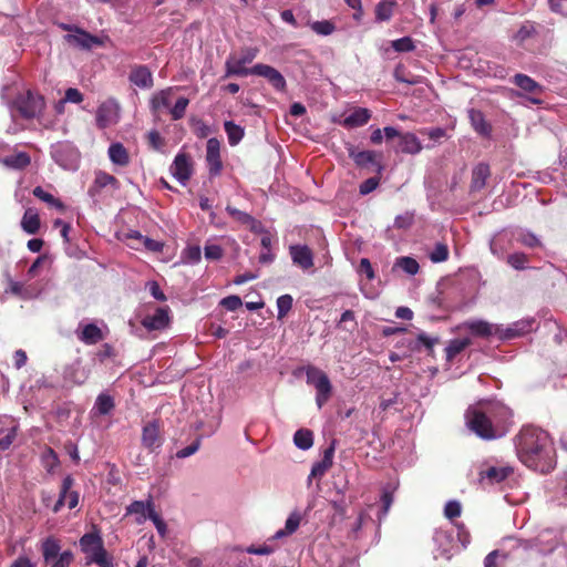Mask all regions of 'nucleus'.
I'll return each mask as SVG.
<instances>
[{
	"label": "nucleus",
	"mask_w": 567,
	"mask_h": 567,
	"mask_svg": "<svg viewBox=\"0 0 567 567\" xmlns=\"http://www.w3.org/2000/svg\"><path fill=\"white\" fill-rule=\"evenodd\" d=\"M506 261L516 270H525L528 268L529 258L524 252H514L507 256Z\"/></svg>",
	"instance_id": "43"
},
{
	"label": "nucleus",
	"mask_w": 567,
	"mask_h": 567,
	"mask_svg": "<svg viewBox=\"0 0 567 567\" xmlns=\"http://www.w3.org/2000/svg\"><path fill=\"white\" fill-rule=\"evenodd\" d=\"M205 258L208 260H219L223 257V248L219 245L207 244L204 247Z\"/></svg>",
	"instance_id": "54"
},
{
	"label": "nucleus",
	"mask_w": 567,
	"mask_h": 567,
	"mask_svg": "<svg viewBox=\"0 0 567 567\" xmlns=\"http://www.w3.org/2000/svg\"><path fill=\"white\" fill-rule=\"evenodd\" d=\"M257 54V48H245L241 50L239 56L229 55L225 62V78L254 74V66L246 68L245 65L251 63L256 59Z\"/></svg>",
	"instance_id": "5"
},
{
	"label": "nucleus",
	"mask_w": 567,
	"mask_h": 567,
	"mask_svg": "<svg viewBox=\"0 0 567 567\" xmlns=\"http://www.w3.org/2000/svg\"><path fill=\"white\" fill-rule=\"evenodd\" d=\"M32 193L37 198L52 207H55L56 209L62 210L64 208V205L60 199L55 198L52 194L45 192L41 186H37Z\"/></svg>",
	"instance_id": "41"
},
{
	"label": "nucleus",
	"mask_w": 567,
	"mask_h": 567,
	"mask_svg": "<svg viewBox=\"0 0 567 567\" xmlns=\"http://www.w3.org/2000/svg\"><path fill=\"white\" fill-rule=\"evenodd\" d=\"M413 223V216L410 214L399 215L394 219V227L399 229L409 228Z\"/></svg>",
	"instance_id": "64"
},
{
	"label": "nucleus",
	"mask_w": 567,
	"mask_h": 567,
	"mask_svg": "<svg viewBox=\"0 0 567 567\" xmlns=\"http://www.w3.org/2000/svg\"><path fill=\"white\" fill-rule=\"evenodd\" d=\"M163 440L159 434V424L156 421H153L146 424L142 431V444L144 447L150 450L151 452L161 447Z\"/></svg>",
	"instance_id": "20"
},
{
	"label": "nucleus",
	"mask_w": 567,
	"mask_h": 567,
	"mask_svg": "<svg viewBox=\"0 0 567 567\" xmlns=\"http://www.w3.org/2000/svg\"><path fill=\"white\" fill-rule=\"evenodd\" d=\"M395 266L412 276L417 274L420 268L417 261L412 257L398 258L395 261Z\"/></svg>",
	"instance_id": "47"
},
{
	"label": "nucleus",
	"mask_w": 567,
	"mask_h": 567,
	"mask_svg": "<svg viewBox=\"0 0 567 567\" xmlns=\"http://www.w3.org/2000/svg\"><path fill=\"white\" fill-rule=\"evenodd\" d=\"M379 182H380V179L378 177H370V178L365 179L360 185V188H359L360 194L361 195L370 194L371 192H373L378 187Z\"/></svg>",
	"instance_id": "61"
},
{
	"label": "nucleus",
	"mask_w": 567,
	"mask_h": 567,
	"mask_svg": "<svg viewBox=\"0 0 567 567\" xmlns=\"http://www.w3.org/2000/svg\"><path fill=\"white\" fill-rule=\"evenodd\" d=\"M73 484H74V480L71 476H66L63 478L59 498L52 508L54 513H58L63 507V505L65 503L66 494L71 489Z\"/></svg>",
	"instance_id": "45"
},
{
	"label": "nucleus",
	"mask_w": 567,
	"mask_h": 567,
	"mask_svg": "<svg viewBox=\"0 0 567 567\" xmlns=\"http://www.w3.org/2000/svg\"><path fill=\"white\" fill-rule=\"evenodd\" d=\"M396 6L398 2L395 0H380L375 6V20L378 22L389 21Z\"/></svg>",
	"instance_id": "34"
},
{
	"label": "nucleus",
	"mask_w": 567,
	"mask_h": 567,
	"mask_svg": "<svg viewBox=\"0 0 567 567\" xmlns=\"http://www.w3.org/2000/svg\"><path fill=\"white\" fill-rule=\"evenodd\" d=\"M220 305L228 311H235L237 310L239 307H241L243 305V301L241 299L236 296V295H231V296H228V297H225L220 300Z\"/></svg>",
	"instance_id": "56"
},
{
	"label": "nucleus",
	"mask_w": 567,
	"mask_h": 567,
	"mask_svg": "<svg viewBox=\"0 0 567 567\" xmlns=\"http://www.w3.org/2000/svg\"><path fill=\"white\" fill-rule=\"evenodd\" d=\"M439 342V337H431L424 331H421L417 333L415 340H409L406 344L412 351H421V349L424 348L429 354H432L434 346Z\"/></svg>",
	"instance_id": "23"
},
{
	"label": "nucleus",
	"mask_w": 567,
	"mask_h": 567,
	"mask_svg": "<svg viewBox=\"0 0 567 567\" xmlns=\"http://www.w3.org/2000/svg\"><path fill=\"white\" fill-rule=\"evenodd\" d=\"M18 425L0 426V453L9 450L18 435Z\"/></svg>",
	"instance_id": "33"
},
{
	"label": "nucleus",
	"mask_w": 567,
	"mask_h": 567,
	"mask_svg": "<svg viewBox=\"0 0 567 567\" xmlns=\"http://www.w3.org/2000/svg\"><path fill=\"white\" fill-rule=\"evenodd\" d=\"M106 186H112L115 189H117L120 186L118 181L114 176L105 172L99 171L95 175L94 184L89 189V194L91 196H95L101 188H104Z\"/></svg>",
	"instance_id": "28"
},
{
	"label": "nucleus",
	"mask_w": 567,
	"mask_h": 567,
	"mask_svg": "<svg viewBox=\"0 0 567 567\" xmlns=\"http://www.w3.org/2000/svg\"><path fill=\"white\" fill-rule=\"evenodd\" d=\"M225 131L228 136L230 145H237L244 137V128L231 121H226L224 124Z\"/></svg>",
	"instance_id": "39"
},
{
	"label": "nucleus",
	"mask_w": 567,
	"mask_h": 567,
	"mask_svg": "<svg viewBox=\"0 0 567 567\" xmlns=\"http://www.w3.org/2000/svg\"><path fill=\"white\" fill-rule=\"evenodd\" d=\"M474 417L472 424L486 417L493 432L496 431L499 437L508 431L512 411L499 401H482L474 405Z\"/></svg>",
	"instance_id": "2"
},
{
	"label": "nucleus",
	"mask_w": 567,
	"mask_h": 567,
	"mask_svg": "<svg viewBox=\"0 0 567 567\" xmlns=\"http://www.w3.org/2000/svg\"><path fill=\"white\" fill-rule=\"evenodd\" d=\"M44 106V99L31 91L19 94L13 101L14 110L25 120L39 117L42 114Z\"/></svg>",
	"instance_id": "4"
},
{
	"label": "nucleus",
	"mask_w": 567,
	"mask_h": 567,
	"mask_svg": "<svg viewBox=\"0 0 567 567\" xmlns=\"http://www.w3.org/2000/svg\"><path fill=\"white\" fill-rule=\"evenodd\" d=\"M128 79L141 89H151L153 86V75L146 65L133 66Z\"/></svg>",
	"instance_id": "21"
},
{
	"label": "nucleus",
	"mask_w": 567,
	"mask_h": 567,
	"mask_svg": "<svg viewBox=\"0 0 567 567\" xmlns=\"http://www.w3.org/2000/svg\"><path fill=\"white\" fill-rule=\"evenodd\" d=\"M41 549L45 563H50L61 554L59 542L53 537L45 538L42 543Z\"/></svg>",
	"instance_id": "36"
},
{
	"label": "nucleus",
	"mask_w": 567,
	"mask_h": 567,
	"mask_svg": "<svg viewBox=\"0 0 567 567\" xmlns=\"http://www.w3.org/2000/svg\"><path fill=\"white\" fill-rule=\"evenodd\" d=\"M76 334L85 344H95L104 339L102 330L95 323L80 324Z\"/></svg>",
	"instance_id": "22"
},
{
	"label": "nucleus",
	"mask_w": 567,
	"mask_h": 567,
	"mask_svg": "<svg viewBox=\"0 0 567 567\" xmlns=\"http://www.w3.org/2000/svg\"><path fill=\"white\" fill-rule=\"evenodd\" d=\"M464 327L470 330L473 336L482 338L494 336L499 339V324L489 323L485 320H470L464 322Z\"/></svg>",
	"instance_id": "19"
},
{
	"label": "nucleus",
	"mask_w": 567,
	"mask_h": 567,
	"mask_svg": "<svg viewBox=\"0 0 567 567\" xmlns=\"http://www.w3.org/2000/svg\"><path fill=\"white\" fill-rule=\"evenodd\" d=\"M171 172L182 185H186L193 174L190 156L178 153L173 161Z\"/></svg>",
	"instance_id": "12"
},
{
	"label": "nucleus",
	"mask_w": 567,
	"mask_h": 567,
	"mask_svg": "<svg viewBox=\"0 0 567 567\" xmlns=\"http://www.w3.org/2000/svg\"><path fill=\"white\" fill-rule=\"evenodd\" d=\"M392 48L396 52H410L414 50L415 45L410 37H403L392 41Z\"/></svg>",
	"instance_id": "51"
},
{
	"label": "nucleus",
	"mask_w": 567,
	"mask_h": 567,
	"mask_svg": "<svg viewBox=\"0 0 567 567\" xmlns=\"http://www.w3.org/2000/svg\"><path fill=\"white\" fill-rule=\"evenodd\" d=\"M220 144L217 138L212 137L207 141L206 147V161L208 164L209 174L212 176H217L220 174L223 169V164L220 159Z\"/></svg>",
	"instance_id": "17"
},
{
	"label": "nucleus",
	"mask_w": 567,
	"mask_h": 567,
	"mask_svg": "<svg viewBox=\"0 0 567 567\" xmlns=\"http://www.w3.org/2000/svg\"><path fill=\"white\" fill-rule=\"evenodd\" d=\"M370 117L371 112L368 109L358 107L343 120L342 125L347 128L359 127L367 124Z\"/></svg>",
	"instance_id": "26"
},
{
	"label": "nucleus",
	"mask_w": 567,
	"mask_h": 567,
	"mask_svg": "<svg viewBox=\"0 0 567 567\" xmlns=\"http://www.w3.org/2000/svg\"><path fill=\"white\" fill-rule=\"evenodd\" d=\"M489 174V166L487 164H478L472 172L471 189L474 192L481 190L485 186Z\"/></svg>",
	"instance_id": "29"
},
{
	"label": "nucleus",
	"mask_w": 567,
	"mask_h": 567,
	"mask_svg": "<svg viewBox=\"0 0 567 567\" xmlns=\"http://www.w3.org/2000/svg\"><path fill=\"white\" fill-rule=\"evenodd\" d=\"M350 157L360 167H367L369 165L375 166V171L380 174L383 169L380 163L375 162V153L372 151L354 152L353 150L349 153Z\"/></svg>",
	"instance_id": "25"
},
{
	"label": "nucleus",
	"mask_w": 567,
	"mask_h": 567,
	"mask_svg": "<svg viewBox=\"0 0 567 567\" xmlns=\"http://www.w3.org/2000/svg\"><path fill=\"white\" fill-rule=\"evenodd\" d=\"M65 42L82 50H91L93 47L103 44V41L81 28H74V33L64 35Z\"/></svg>",
	"instance_id": "10"
},
{
	"label": "nucleus",
	"mask_w": 567,
	"mask_h": 567,
	"mask_svg": "<svg viewBox=\"0 0 567 567\" xmlns=\"http://www.w3.org/2000/svg\"><path fill=\"white\" fill-rule=\"evenodd\" d=\"M73 559V555L70 550L61 553L51 567H68Z\"/></svg>",
	"instance_id": "63"
},
{
	"label": "nucleus",
	"mask_w": 567,
	"mask_h": 567,
	"mask_svg": "<svg viewBox=\"0 0 567 567\" xmlns=\"http://www.w3.org/2000/svg\"><path fill=\"white\" fill-rule=\"evenodd\" d=\"M150 511H155L152 502L145 504L142 501H135L127 507V513L142 516V519H137L138 523H142L146 517L150 518Z\"/></svg>",
	"instance_id": "38"
},
{
	"label": "nucleus",
	"mask_w": 567,
	"mask_h": 567,
	"mask_svg": "<svg viewBox=\"0 0 567 567\" xmlns=\"http://www.w3.org/2000/svg\"><path fill=\"white\" fill-rule=\"evenodd\" d=\"M515 239L517 243H519L520 245H523L527 248L533 249V248H542L543 247V243L539 239V237L528 229L518 230L515 236Z\"/></svg>",
	"instance_id": "35"
},
{
	"label": "nucleus",
	"mask_w": 567,
	"mask_h": 567,
	"mask_svg": "<svg viewBox=\"0 0 567 567\" xmlns=\"http://www.w3.org/2000/svg\"><path fill=\"white\" fill-rule=\"evenodd\" d=\"M6 164L12 168L22 169L30 164V156L24 153H17L6 157Z\"/></svg>",
	"instance_id": "44"
},
{
	"label": "nucleus",
	"mask_w": 567,
	"mask_h": 567,
	"mask_svg": "<svg viewBox=\"0 0 567 567\" xmlns=\"http://www.w3.org/2000/svg\"><path fill=\"white\" fill-rule=\"evenodd\" d=\"M474 415V405H472L465 412L466 425L472 432H474L478 437L483 440H494L499 437L496 431L493 432L492 427L489 426V422L486 417L478 420L476 423L472 424Z\"/></svg>",
	"instance_id": "11"
},
{
	"label": "nucleus",
	"mask_w": 567,
	"mask_h": 567,
	"mask_svg": "<svg viewBox=\"0 0 567 567\" xmlns=\"http://www.w3.org/2000/svg\"><path fill=\"white\" fill-rule=\"evenodd\" d=\"M109 157L111 162L118 166H126L130 163V155L122 143H112L109 147Z\"/></svg>",
	"instance_id": "30"
},
{
	"label": "nucleus",
	"mask_w": 567,
	"mask_h": 567,
	"mask_svg": "<svg viewBox=\"0 0 567 567\" xmlns=\"http://www.w3.org/2000/svg\"><path fill=\"white\" fill-rule=\"evenodd\" d=\"M399 151L415 155L422 151V145L415 134L404 133L400 136Z\"/></svg>",
	"instance_id": "27"
},
{
	"label": "nucleus",
	"mask_w": 567,
	"mask_h": 567,
	"mask_svg": "<svg viewBox=\"0 0 567 567\" xmlns=\"http://www.w3.org/2000/svg\"><path fill=\"white\" fill-rule=\"evenodd\" d=\"M169 323V308H156L154 313L147 315L142 320V326L147 330H162Z\"/></svg>",
	"instance_id": "18"
},
{
	"label": "nucleus",
	"mask_w": 567,
	"mask_h": 567,
	"mask_svg": "<svg viewBox=\"0 0 567 567\" xmlns=\"http://www.w3.org/2000/svg\"><path fill=\"white\" fill-rule=\"evenodd\" d=\"M444 515L450 519L458 517L461 515V504L457 501L447 502L444 508Z\"/></svg>",
	"instance_id": "60"
},
{
	"label": "nucleus",
	"mask_w": 567,
	"mask_h": 567,
	"mask_svg": "<svg viewBox=\"0 0 567 567\" xmlns=\"http://www.w3.org/2000/svg\"><path fill=\"white\" fill-rule=\"evenodd\" d=\"M307 383L315 386L316 403L321 409L332 394V385L328 375L316 367H308L306 370Z\"/></svg>",
	"instance_id": "6"
},
{
	"label": "nucleus",
	"mask_w": 567,
	"mask_h": 567,
	"mask_svg": "<svg viewBox=\"0 0 567 567\" xmlns=\"http://www.w3.org/2000/svg\"><path fill=\"white\" fill-rule=\"evenodd\" d=\"M307 24H309L311 30L318 35L327 37L336 31L334 23L329 20H321L315 22L308 21Z\"/></svg>",
	"instance_id": "42"
},
{
	"label": "nucleus",
	"mask_w": 567,
	"mask_h": 567,
	"mask_svg": "<svg viewBox=\"0 0 567 567\" xmlns=\"http://www.w3.org/2000/svg\"><path fill=\"white\" fill-rule=\"evenodd\" d=\"M471 343L470 339H454L450 341L449 346L445 349L446 359L449 361L453 360L458 353H461L466 347Z\"/></svg>",
	"instance_id": "40"
},
{
	"label": "nucleus",
	"mask_w": 567,
	"mask_h": 567,
	"mask_svg": "<svg viewBox=\"0 0 567 567\" xmlns=\"http://www.w3.org/2000/svg\"><path fill=\"white\" fill-rule=\"evenodd\" d=\"M301 520L302 515L299 511L291 512L288 518L286 519L285 527L277 530L271 538L281 539L284 537L292 535L299 528Z\"/></svg>",
	"instance_id": "24"
},
{
	"label": "nucleus",
	"mask_w": 567,
	"mask_h": 567,
	"mask_svg": "<svg viewBox=\"0 0 567 567\" xmlns=\"http://www.w3.org/2000/svg\"><path fill=\"white\" fill-rule=\"evenodd\" d=\"M449 258V248L443 243H437L433 250L430 252V259L432 262H442Z\"/></svg>",
	"instance_id": "48"
},
{
	"label": "nucleus",
	"mask_w": 567,
	"mask_h": 567,
	"mask_svg": "<svg viewBox=\"0 0 567 567\" xmlns=\"http://www.w3.org/2000/svg\"><path fill=\"white\" fill-rule=\"evenodd\" d=\"M470 122L478 134L487 136L491 133V125L485 121L484 114L480 110H468Z\"/></svg>",
	"instance_id": "31"
},
{
	"label": "nucleus",
	"mask_w": 567,
	"mask_h": 567,
	"mask_svg": "<svg viewBox=\"0 0 567 567\" xmlns=\"http://www.w3.org/2000/svg\"><path fill=\"white\" fill-rule=\"evenodd\" d=\"M293 443L295 445L302 450L307 451L313 445V434L308 429H300L296 431L293 434Z\"/></svg>",
	"instance_id": "37"
},
{
	"label": "nucleus",
	"mask_w": 567,
	"mask_h": 567,
	"mask_svg": "<svg viewBox=\"0 0 567 567\" xmlns=\"http://www.w3.org/2000/svg\"><path fill=\"white\" fill-rule=\"evenodd\" d=\"M199 446H200V437L196 439L188 446L177 451L176 452V457L177 458H186V457L195 454L199 450Z\"/></svg>",
	"instance_id": "57"
},
{
	"label": "nucleus",
	"mask_w": 567,
	"mask_h": 567,
	"mask_svg": "<svg viewBox=\"0 0 567 567\" xmlns=\"http://www.w3.org/2000/svg\"><path fill=\"white\" fill-rule=\"evenodd\" d=\"M169 104H171V101H169V91L168 90L161 91L158 94H156L152 99V106L154 110H157L159 107H168Z\"/></svg>",
	"instance_id": "53"
},
{
	"label": "nucleus",
	"mask_w": 567,
	"mask_h": 567,
	"mask_svg": "<svg viewBox=\"0 0 567 567\" xmlns=\"http://www.w3.org/2000/svg\"><path fill=\"white\" fill-rule=\"evenodd\" d=\"M289 255L293 265L303 271H308L315 265L312 250L307 245H291Z\"/></svg>",
	"instance_id": "15"
},
{
	"label": "nucleus",
	"mask_w": 567,
	"mask_h": 567,
	"mask_svg": "<svg viewBox=\"0 0 567 567\" xmlns=\"http://www.w3.org/2000/svg\"><path fill=\"white\" fill-rule=\"evenodd\" d=\"M512 82L522 91L532 94L530 96L527 97L528 102L536 105L543 103V100L539 97V95L543 94L544 87L535 80H533L530 76L517 73L514 75Z\"/></svg>",
	"instance_id": "8"
},
{
	"label": "nucleus",
	"mask_w": 567,
	"mask_h": 567,
	"mask_svg": "<svg viewBox=\"0 0 567 567\" xmlns=\"http://www.w3.org/2000/svg\"><path fill=\"white\" fill-rule=\"evenodd\" d=\"M293 299L290 295H282L277 299L278 319H282L292 308Z\"/></svg>",
	"instance_id": "49"
},
{
	"label": "nucleus",
	"mask_w": 567,
	"mask_h": 567,
	"mask_svg": "<svg viewBox=\"0 0 567 567\" xmlns=\"http://www.w3.org/2000/svg\"><path fill=\"white\" fill-rule=\"evenodd\" d=\"M188 103V99L183 96L176 101L175 105L171 110L173 120H181L184 117Z\"/></svg>",
	"instance_id": "52"
},
{
	"label": "nucleus",
	"mask_w": 567,
	"mask_h": 567,
	"mask_svg": "<svg viewBox=\"0 0 567 567\" xmlns=\"http://www.w3.org/2000/svg\"><path fill=\"white\" fill-rule=\"evenodd\" d=\"M81 550L85 554L86 565L99 567H115L114 558L104 548L103 539L97 530L85 533L79 540Z\"/></svg>",
	"instance_id": "3"
},
{
	"label": "nucleus",
	"mask_w": 567,
	"mask_h": 567,
	"mask_svg": "<svg viewBox=\"0 0 567 567\" xmlns=\"http://www.w3.org/2000/svg\"><path fill=\"white\" fill-rule=\"evenodd\" d=\"M336 451V441L333 440L329 447H327L323 452L322 460L318 463L323 466L327 471L332 466L333 463V455Z\"/></svg>",
	"instance_id": "55"
},
{
	"label": "nucleus",
	"mask_w": 567,
	"mask_h": 567,
	"mask_svg": "<svg viewBox=\"0 0 567 567\" xmlns=\"http://www.w3.org/2000/svg\"><path fill=\"white\" fill-rule=\"evenodd\" d=\"M52 156L65 169H74L80 158L79 152L66 143L58 144L52 151Z\"/></svg>",
	"instance_id": "9"
},
{
	"label": "nucleus",
	"mask_w": 567,
	"mask_h": 567,
	"mask_svg": "<svg viewBox=\"0 0 567 567\" xmlns=\"http://www.w3.org/2000/svg\"><path fill=\"white\" fill-rule=\"evenodd\" d=\"M83 101V94L74 87H70L65 91L64 100L60 102V104H63L64 102H71V103H81Z\"/></svg>",
	"instance_id": "62"
},
{
	"label": "nucleus",
	"mask_w": 567,
	"mask_h": 567,
	"mask_svg": "<svg viewBox=\"0 0 567 567\" xmlns=\"http://www.w3.org/2000/svg\"><path fill=\"white\" fill-rule=\"evenodd\" d=\"M185 259L190 264H196L200 260L202 250L199 246H189L184 250Z\"/></svg>",
	"instance_id": "58"
},
{
	"label": "nucleus",
	"mask_w": 567,
	"mask_h": 567,
	"mask_svg": "<svg viewBox=\"0 0 567 567\" xmlns=\"http://www.w3.org/2000/svg\"><path fill=\"white\" fill-rule=\"evenodd\" d=\"M22 229L30 235L38 233L40 228V218L38 212L34 208H28L21 220Z\"/></svg>",
	"instance_id": "32"
},
{
	"label": "nucleus",
	"mask_w": 567,
	"mask_h": 567,
	"mask_svg": "<svg viewBox=\"0 0 567 567\" xmlns=\"http://www.w3.org/2000/svg\"><path fill=\"white\" fill-rule=\"evenodd\" d=\"M534 319H522L507 327L499 324V340H512L522 337L534 329Z\"/></svg>",
	"instance_id": "13"
},
{
	"label": "nucleus",
	"mask_w": 567,
	"mask_h": 567,
	"mask_svg": "<svg viewBox=\"0 0 567 567\" xmlns=\"http://www.w3.org/2000/svg\"><path fill=\"white\" fill-rule=\"evenodd\" d=\"M254 75L262 76L268 80V82L277 90V91H285L286 89V80L284 75L276 70L275 68L258 63L254 65Z\"/></svg>",
	"instance_id": "16"
},
{
	"label": "nucleus",
	"mask_w": 567,
	"mask_h": 567,
	"mask_svg": "<svg viewBox=\"0 0 567 567\" xmlns=\"http://www.w3.org/2000/svg\"><path fill=\"white\" fill-rule=\"evenodd\" d=\"M517 453L524 464L540 473L555 467V452L547 432L542 429L524 427L517 436Z\"/></svg>",
	"instance_id": "1"
},
{
	"label": "nucleus",
	"mask_w": 567,
	"mask_h": 567,
	"mask_svg": "<svg viewBox=\"0 0 567 567\" xmlns=\"http://www.w3.org/2000/svg\"><path fill=\"white\" fill-rule=\"evenodd\" d=\"M113 408L114 401L107 394H100L94 404V409L102 415L109 414Z\"/></svg>",
	"instance_id": "46"
},
{
	"label": "nucleus",
	"mask_w": 567,
	"mask_h": 567,
	"mask_svg": "<svg viewBox=\"0 0 567 567\" xmlns=\"http://www.w3.org/2000/svg\"><path fill=\"white\" fill-rule=\"evenodd\" d=\"M150 519L154 523L158 534L162 537H165L166 532H167V526H166V523L162 519V517L155 511H150Z\"/></svg>",
	"instance_id": "59"
},
{
	"label": "nucleus",
	"mask_w": 567,
	"mask_h": 567,
	"mask_svg": "<svg viewBox=\"0 0 567 567\" xmlns=\"http://www.w3.org/2000/svg\"><path fill=\"white\" fill-rule=\"evenodd\" d=\"M226 210L235 220L243 225H250L255 223V218L252 216L235 207L227 206Z\"/></svg>",
	"instance_id": "50"
},
{
	"label": "nucleus",
	"mask_w": 567,
	"mask_h": 567,
	"mask_svg": "<svg viewBox=\"0 0 567 567\" xmlns=\"http://www.w3.org/2000/svg\"><path fill=\"white\" fill-rule=\"evenodd\" d=\"M118 104L109 100L102 103L96 111V124L100 128H105L114 123H116L118 118Z\"/></svg>",
	"instance_id": "14"
},
{
	"label": "nucleus",
	"mask_w": 567,
	"mask_h": 567,
	"mask_svg": "<svg viewBox=\"0 0 567 567\" xmlns=\"http://www.w3.org/2000/svg\"><path fill=\"white\" fill-rule=\"evenodd\" d=\"M513 473L511 466L483 464L478 471L481 484L494 485L505 481Z\"/></svg>",
	"instance_id": "7"
}]
</instances>
